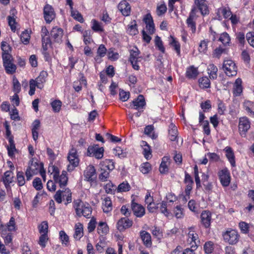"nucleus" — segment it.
<instances>
[{
  "label": "nucleus",
  "instance_id": "nucleus-21",
  "mask_svg": "<svg viewBox=\"0 0 254 254\" xmlns=\"http://www.w3.org/2000/svg\"><path fill=\"white\" fill-rule=\"evenodd\" d=\"M194 3L202 15L208 14V6L205 0H194Z\"/></svg>",
  "mask_w": 254,
  "mask_h": 254
},
{
  "label": "nucleus",
  "instance_id": "nucleus-3",
  "mask_svg": "<svg viewBox=\"0 0 254 254\" xmlns=\"http://www.w3.org/2000/svg\"><path fill=\"white\" fill-rule=\"evenodd\" d=\"M43 168L42 163L38 162L37 160L34 158H32L25 172L27 181L31 180L33 176L37 174Z\"/></svg>",
  "mask_w": 254,
  "mask_h": 254
},
{
  "label": "nucleus",
  "instance_id": "nucleus-48",
  "mask_svg": "<svg viewBox=\"0 0 254 254\" xmlns=\"http://www.w3.org/2000/svg\"><path fill=\"white\" fill-rule=\"evenodd\" d=\"M139 51L138 49L136 47H133L130 51V58L129 61H138L139 58Z\"/></svg>",
  "mask_w": 254,
  "mask_h": 254
},
{
  "label": "nucleus",
  "instance_id": "nucleus-12",
  "mask_svg": "<svg viewBox=\"0 0 254 254\" xmlns=\"http://www.w3.org/2000/svg\"><path fill=\"white\" fill-rule=\"evenodd\" d=\"M143 20L146 24V32H148L149 34L152 35L155 32V26L150 13L146 14L144 16Z\"/></svg>",
  "mask_w": 254,
  "mask_h": 254
},
{
  "label": "nucleus",
  "instance_id": "nucleus-34",
  "mask_svg": "<svg viewBox=\"0 0 254 254\" xmlns=\"http://www.w3.org/2000/svg\"><path fill=\"white\" fill-rule=\"evenodd\" d=\"M109 231V227L106 222H100L97 227V232L100 235H106Z\"/></svg>",
  "mask_w": 254,
  "mask_h": 254
},
{
  "label": "nucleus",
  "instance_id": "nucleus-59",
  "mask_svg": "<svg viewBox=\"0 0 254 254\" xmlns=\"http://www.w3.org/2000/svg\"><path fill=\"white\" fill-rule=\"evenodd\" d=\"M7 20L8 25L10 26L11 31L14 32H15L16 29V25L17 24L15 19L13 17L8 16L7 17Z\"/></svg>",
  "mask_w": 254,
  "mask_h": 254
},
{
  "label": "nucleus",
  "instance_id": "nucleus-20",
  "mask_svg": "<svg viewBox=\"0 0 254 254\" xmlns=\"http://www.w3.org/2000/svg\"><path fill=\"white\" fill-rule=\"evenodd\" d=\"M118 8L124 16H128L130 13V6L126 0L121 1L118 5Z\"/></svg>",
  "mask_w": 254,
  "mask_h": 254
},
{
  "label": "nucleus",
  "instance_id": "nucleus-63",
  "mask_svg": "<svg viewBox=\"0 0 254 254\" xmlns=\"http://www.w3.org/2000/svg\"><path fill=\"white\" fill-rule=\"evenodd\" d=\"M140 171L144 174H147L151 170V166L150 163L146 162L142 164L140 168Z\"/></svg>",
  "mask_w": 254,
  "mask_h": 254
},
{
  "label": "nucleus",
  "instance_id": "nucleus-52",
  "mask_svg": "<svg viewBox=\"0 0 254 254\" xmlns=\"http://www.w3.org/2000/svg\"><path fill=\"white\" fill-rule=\"evenodd\" d=\"M6 228L9 232H14L16 230V226L15 219L11 217L9 222L6 224Z\"/></svg>",
  "mask_w": 254,
  "mask_h": 254
},
{
  "label": "nucleus",
  "instance_id": "nucleus-42",
  "mask_svg": "<svg viewBox=\"0 0 254 254\" xmlns=\"http://www.w3.org/2000/svg\"><path fill=\"white\" fill-rule=\"evenodd\" d=\"M100 164L104 169H107L109 171H112L115 169V163L113 160L106 159L103 161Z\"/></svg>",
  "mask_w": 254,
  "mask_h": 254
},
{
  "label": "nucleus",
  "instance_id": "nucleus-28",
  "mask_svg": "<svg viewBox=\"0 0 254 254\" xmlns=\"http://www.w3.org/2000/svg\"><path fill=\"white\" fill-rule=\"evenodd\" d=\"M169 139L172 141H175L178 136V129L177 127L173 123H171L168 129Z\"/></svg>",
  "mask_w": 254,
  "mask_h": 254
},
{
  "label": "nucleus",
  "instance_id": "nucleus-37",
  "mask_svg": "<svg viewBox=\"0 0 254 254\" xmlns=\"http://www.w3.org/2000/svg\"><path fill=\"white\" fill-rule=\"evenodd\" d=\"M208 73L209 77L212 79H215L217 77L218 68L213 64H210L207 67Z\"/></svg>",
  "mask_w": 254,
  "mask_h": 254
},
{
  "label": "nucleus",
  "instance_id": "nucleus-2",
  "mask_svg": "<svg viewBox=\"0 0 254 254\" xmlns=\"http://www.w3.org/2000/svg\"><path fill=\"white\" fill-rule=\"evenodd\" d=\"M222 237L225 242L231 245H236L239 241L240 235L237 230L228 228L222 233Z\"/></svg>",
  "mask_w": 254,
  "mask_h": 254
},
{
  "label": "nucleus",
  "instance_id": "nucleus-60",
  "mask_svg": "<svg viewBox=\"0 0 254 254\" xmlns=\"http://www.w3.org/2000/svg\"><path fill=\"white\" fill-rule=\"evenodd\" d=\"M33 187L38 190H41L43 188L42 181L40 178L36 177L33 181Z\"/></svg>",
  "mask_w": 254,
  "mask_h": 254
},
{
  "label": "nucleus",
  "instance_id": "nucleus-53",
  "mask_svg": "<svg viewBox=\"0 0 254 254\" xmlns=\"http://www.w3.org/2000/svg\"><path fill=\"white\" fill-rule=\"evenodd\" d=\"M53 110L55 113L60 111L62 105V102L59 100H55L51 103Z\"/></svg>",
  "mask_w": 254,
  "mask_h": 254
},
{
  "label": "nucleus",
  "instance_id": "nucleus-61",
  "mask_svg": "<svg viewBox=\"0 0 254 254\" xmlns=\"http://www.w3.org/2000/svg\"><path fill=\"white\" fill-rule=\"evenodd\" d=\"M154 127L152 125L146 126L144 128V133L152 138H155L156 136L153 132Z\"/></svg>",
  "mask_w": 254,
  "mask_h": 254
},
{
  "label": "nucleus",
  "instance_id": "nucleus-4",
  "mask_svg": "<svg viewBox=\"0 0 254 254\" xmlns=\"http://www.w3.org/2000/svg\"><path fill=\"white\" fill-rule=\"evenodd\" d=\"M187 241V243L190 246L191 249L193 250L197 249L200 243V241L194 227L189 228Z\"/></svg>",
  "mask_w": 254,
  "mask_h": 254
},
{
  "label": "nucleus",
  "instance_id": "nucleus-49",
  "mask_svg": "<svg viewBox=\"0 0 254 254\" xmlns=\"http://www.w3.org/2000/svg\"><path fill=\"white\" fill-rule=\"evenodd\" d=\"M13 175V173L10 171H7L4 173L3 182L5 186L8 185L12 182Z\"/></svg>",
  "mask_w": 254,
  "mask_h": 254
},
{
  "label": "nucleus",
  "instance_id": "nucleus-7",
  "mask_svg": "<svg viewBox=\"0 0 254 254\" xmlns=\"http://www.w3.org/2000/svg\"><path fill=\"white\" fill-rule=\"evenodd\" d=\"M67 159L69 164L67 166V169L68 171L70 172L78 165L79 162L76 149L72 148L69 150Z\"/></svg>",
  "mask_w": 254,
  "mask_h": 254
},
{
  "label": "nucleus",
  "instance_id": "nucleus-47",
  "mask_svg": "<svg viewBox=\"0 0 254 254\" xmlns=\"http://www.w3.org/2000/svg\"><path fill=\"white\" fill-rule=\"evenodd\" d=\"M131 189L130 185L127 182H124L120 184L117 188V192H123L129 191Z\"/></svg>",
  "mask_w": 254,
  "mask_h": 254
},
{
  "label": "nucleus",
  "instance_id": "nucleus-18",
  "mask_svg": "<svg viewBox=\"0 0 254 254\" xmlns=\"http://www.w3.org/2000/svg\"><path fill=\"white\" fill-rule=\"evenodd\" d=\"M224 151L225 156L232 167L236 166V161L234 152L232 148L230 146H226Z\"/></svg>",
  "mask_w": 254,
  "mask_h": 254
},
{
  "label": "nucleus",
  "instance_id": "nucleus-32",
  "mask_svg": "<svg viewBox=\"0 0 254 254\" xmlns=\"http://www.w3.org/2000/svg\"><path fill=\"white\" fill-rule=\"evenodd\" d=\"M75 233L74 234V238L76 240H80L83 236V226L81 223H77L75 224Z\"/></svg>",
  "mask_w": 254,
  "mask_h": 254
},
{
  "label": "nucleus",
  "instance_id": "nucleus-45",
  "mask_svg": "<svg viewBox=\"0 0 254 254\" xmlns=\"http://www.w3.org/2000/svg\"><path fill=\"white\" fill-rule=\"evenodd\" d=\"M3 66L7 74H13L16 71V66L12 62L3 64Z\"/></svg>",
  "mask_w": 254,
  "mask_h": 254
},
{
  "label": "nucleus",
  "instance_id": "nucleus-33",
  "mask_svg": "<svg viewBox=\"0 0 254 254\" xmlns=\"http://www.w3.org/2000/svg\"><path fill=\"white\" fill-rule=\"evenodd\" d=\"M127 32L132 36L135 35L138 33L137 24L135 20H132L127 25Z\"/></svg>",
  "mask_w": 254,
  "mask_h": 254
},
{
  "label": "nucleus",
  "instance_id": "nucleus-46",
  "mask_svg": "<svg viewBox=\"0 0 254 254\" xmlns=\"http://www.w3.org/2000/svg\"><path fill=\"white\" fill-rule=\"evenodd\" d=\"M199 85L201 88H208L210 87V82L207 76H203L198 80Z\"/></svg>",
  "mask_w": 254,
  "mask_h": 254
},
{
  "label": "nucleus",
  "instance_id": "nucleus-16",
  "mask_svg": "<svg viewBox=\"0 0 254 254\" xmlns=\"http://www.w3.org/2000/svg\"><path fill=\"white\" fill-rule=\"evenodd\" d=\"M217 16L219 20L223 18L227 19L231 15L232 12L228 6H222L217 9Z\"/></svg>",
  "mask_w": 254,
  "mask_h": 254
},
{
  "label": "nucleus",
  "instance_id": "nucleus-26",
  "mask_svg": "<svg viewBox=\"0 0 254 254\" xmlns=\"http://www.w3.org/2000/svg\"><path fill=\"white\" fill-rule=\"evenodd\" d=\"M102 208L103 212L106 213L110 212L112 210V202L110 197L106 196L103 199Z\"/></svg>",
  "mask_w": 254,
  "mask_h": 254
},
{
  "label": "nucleus",
  "instance_id": "nucleus-38",
  "mask_svg": "<svg viewBox=\"0 0 254 254\" xmlns=\"http://www.w3.org/2000/svg\"><path fill=\"white\" fill-rule=\"evenodd\" d=\"M49 32L45 26L42 27L41 35L42 44H51V39L49 36Z\"/></svg>",
  "mask_w": 254,
  "mask_h": 254
},
{
  "label": "nucleus",
  "instance_id": "nucleus-24",
  "mask_svg": "<svg viewBox=\"0 0 254 254\" xmlns=\"http://www.w3.org/2000/svg\"><path fill=\"white\" fill-rule=\"evenodd\" d=\"M131 207L134 215L136 217H142L145 214V208L141 205L136 203H132Z\"/></svg>",
  "mask_w": 254,
  "mask_h": 254
},
{
  "label": "nucleus",
  "instance_id": "nucleus-35",
  "mask_svg": "<svg viewBox=\"0 0 254 254\" xmlns=\"http://www.w3.org/2000/svg\"><path fill=\"white\" fill-rule=\"evenodd\" d=\"M198 74L197 68L194 66L188 67L186 71V76L190 79L195 78Z\"/></svg>",
  "mask_w": 254,
  "mask_h": 254
},
{
  "label": "nucleus",
  "instance_id": "nucleus-13",
  "mask_svg": "<svg viewBox=\"0 0 254 254\" xmlns=\"http://www.w3.org/2000/svg\"><path fill=\"white\" fill-rule=\"evenodd\" d=\"M196 17L194 10L192 9L186 20V23L188 27L191 30L192 33H194L196 31Z\"/></svg>",
  "mask_w": 254,
  "mask_h": 254
},
{
  "label": "nucleus",
  "instance_id": "nucleus-39",
  "mask_svg": "<svg viewBox=\"0 0 254 254\" xmlns=\"http://www.w3.org/2000/svg\"><path fill=\"white\" fill-rule=\"evenodd\" d=\"M169 44L174 48V50L176 51L178 56L180 55L181 49L180 44L176 39L172 36L169 37Z\"/></svg>",
  "mask_w": 254,
  "mask_h": 254
},
{
  "label": "nucleus",
  "instance_id": "nucleus-51",
  "mask_svg": "<svg viewBox=\"0 0 254 254\" xmlns=\"http://www.w3.org/2000/svg\"><path fill=\"white\" fill-rule=\"evenodd\" d=\"M218 40L224 45L226 46L230 43L231 39L227 33L224 32L219 36Z\"/></svg>",
  "mask_w": 254,
  "mask_h": 254
},
{
  "label": "nucleus",
  "instance_id": "nucleus-31",
  "mask_svg": "<svg viewBox=\"0 0 254 254\" xmlns=\"http://www.w3.org/2000/svg\"><path fill=\"white\" fill-rule=\"evenodd\" d=\"M242 81L240 78H237L234 84L233 93L235 96H240L243 91Z\"/></svg>",
  "mask_w": 254,
  "mask_h": 254
},
{
  "label": "nucleus",
  "instance_id": "nucleus-50",
  "mask_svg": "<svg viewBox=\"0 0 254 254\" xmlns=\"http://www.w3.org/2000/svg\"><path fill=\"white\" fill-rule=\"evenodd\" d=\"M104 189L107 193L115 194L117 191L116 186L111 182H109L105 186Z\"/></svg>",
  "mask_w": 254,
  "mask_h": 254
},
{
  "label": "nucleus",
  "instance_id": "nucleus-10",
  "mask_svg": "<svg viewBox=\"0 0 254 254\" xmlns=\"http://www.w3.org/2000/svg\"><path fill=\"white\" fill-rule=\"evenodd\" d=\"M104 152L103 147H100L98 145H93L88 147L86 154L88 156H94L100 159L103 157Z\"/></svg>",
  "mask_w": 254,
  "mask_h": 254
},
{
  "label": "nucleus",
  "instance_id": "nucleus-55",
  "mask_svg": "<svg viewBox=\"0 0 254 254\" xmlns=\"http://www.w3.org/2000/svg\"><path fill=\"white\" fill-rule=\"evenodd\" d=\"M39 232L41 234H48V224L47 221H43L38 226Z\"/></svg>",
  "mask_w": 254,
  "mask_h": 254
},
{
  "label": "nucleus",
  "instance_id": "nucleus-5",
  "mask_svg": "<svg viewBox=\"0 0 254 254\" xmlns=\"http://www.w3.org/2000/svg\"><path fill=\"white\" fill-rule=\"evenodd\" d=\"M52 170V174L53 175L54 181L59 184L61 188L65 187L67 182L68 178L66 171H63L62 174L59 176V170L58 168L54 166L51 167Z\"/></svg>",
  "mask_w": 254,
  "mask_h": 254
},
{
  "label": "nucleus",
  "instance_id": "nucleus-23",
  "mask_svg": "<svg viewBox=\"0 0 254 254\" xmlns=\"http://www.w3.org/2000/svg\"><path fill=\"white\" fill-rule=\"evenodd\" d=\"M211 214L208 211H203L201 214V221L205 228H208L211 224Z\"/></svg>",
  "mask_w": 254,
  "mask_h": 254
},
{
  "label": "nucleus",
  "instance_id": "nucleus-43",
  "mask_svg": "<svg viewBox=\"0 0 254 254\" xmlns=\"http://www.w3.org/2000/svg\"><path fill=\"white\" fill-rule=\"evenodd\" d=\"M106 53L107 49L105 46L103 44L100 45L97 51V56L95 58V61L98 62L100 58L104 57L106 55Z\"/></svg>",
  "mask_w": 254,
  "mask_h": 254
},
{
  "label": "nucleus",
  "instance_id": "nucleus-25",
  "mask_svg": "<svg viewBox=\"0 0 254 254\" xmlns=\"http://www.w3.org/2000/svg\"><path fill=\"white\" fill-rule=\"evenodd\" d=\"M48 76V73L46 71H42L39 75L34 79L38 84L37 88L42 89L44 87V84L46 81V78Z\"/></svg>",
  "mask_w": 254,
  "mask_h": 254
},
{
  "label": "nucleus",
  "instance_id": "nucleus-36",
  "mask_svg": "<svg viewBox=\"0 0 254 254\" xmlns=\"http://www.w3.org/2000/svg\"><path fill=\"white\" fill-rule=\"evenodd\" d=\"M244 107L249 116L254 117V103L250 101H246L244 103Z\"/></svg>",
  "mask_w": 254,
  "mask_h": 254
},
{
  "label": "nucleus",
  "instance_id": "nucleus-57",
  "mask_svg": "<svg viewBox=\"0 0 254 254\" xmlns=\"http://www.w3.org/2000/svg\"><path fill=\"white\" fill-rule=\"evenodd\" d=\"M155 44L156 47L160 50L161 52H165V48L163 46V42L158 36H156L155 39Z\"/></svg>",
  "mask_w": 254,
  "mask_h": 254
},
{
  "label": "nucleus",
  "instance_id": "nucleus-27",
  "mask_svg": "<svg viewBox=\"0 0 254 254\" xmlns=\"http://www.w3.org/2000/svg\"><path fill=\"white\" fill-rule=\"evenodd\" d=\"M140 238L147 247H150L152 245L151 237L150 234L145 231H141L140 232Z\"/></svg>",
  "mask_w": 254,
  "mask_h": 254
},
{
  "label": "nucleus",
  "instance_id": "nucleus-29",
  "mask_svg": "<svg viewBox=\"0 0 254 254\" xmlns=\"http://www.w3.org/2000/svg\"><path fill=\"white\" fill-rule=\"evenodd\" d=\"M91 28L95 32L100 33L104 31L102 23L95 19H93L91 21Z\"/></svg>",
  "mask_w": 254,
  "mask_h": 254
},
{
  "label": "nucleus",
  "instance_id": "nucleus-1",
  "mask_svg": "<svg viewBox=\"0 0 254 254\" xmlns=\"http://www.w3.org/2000/svg\"><path fill=\"white\" fill-rule=\"evenodd\" d=\"M73 207L78 217L83 216L88 218L91 217L92 208L89 203L77 199L73 201Z\"/></svg>",
  "mask_w": 254,
  "mask_h": 254
},
{
  "label": "nucleus",
  "instance_id": "nucleus-9",
  "mask_svg": "<svg viewBox=\"0 0 254 254\" xmlns=\"http://www.w3.org/2000/svg\"><path fill=\"white\" fill-rule=\"evenodd\" d=\"M218 176L222 186L227 187L229 186L231 182L230 173L227 168H225L218 172Z\"/></svg>",
  "mask_w": 254,
  "mask_h": 254
},
{
  "label": "nucleus",
  "instance_id": "nucleus-19",
  "mask_svg": "<svg viewBox=\"0 0 254 254\" xmlns=\"http://www.w3.org/2000/svg\"><path fill=\"white\" fill-rule=\"evenodd\" d=\"M132 103L133 108L138 111L140 109H143L146 105L144 97L142 95H139Z\"/></svg>",
  "mask_w": 254,
  "mask_h": 254
},
{
  "label": "nucleus",
  "instance_id": "nucleus-56",
  "mask_svg": "<svg viewBox=\"0 0 254 254\" xmlns=\"http://www.w3.org/2000/svg\"><path fill=\"white\" fill-rule=\"evenodd\" d=\"M49 238L48 234H41L38 242L39 245L43 248H44L48 241Z\"/></svg>",
  "mask_w": 254,
  "mask_h": 254
},
{
  "label": "nucleus",
  "instance_id": "nucleus-41",
  "mask_svg": "<svg viewBox=\"0 0 254 254\" xmlns=\"http://www.w3.org/2000/svg\"><path fill=\"white\" fill-rule=\"evenodd\" d=\"M142 146L143 148V154L146 159L151 158V150L150 147L145 141H142Z\"/></svg>",
  "mask_w": 254,
  "mask_h": 254
},
{
  "label": "nucleus",
  "instance_id": "nucleus-62",
  "mask_svg": "<svg viewBox=\"0 0 254 254\" xmlns=\"http://www.w3.org/2000/svg\"><path fill=\"white\" fill-rule=\"evenodd\" d=\"M17 180L18 186H22L25 184V180L23 172H18L17 173Z\"/></svg>",
  "mask_w": 254,
  "mask_h": 254
},
{
  "label": "nucleus",
  "instance_id": "nucleus-54",
  "mask_svg": "<svg viewBox=\"0 0 254 254\" xmlns=\"http://www.w3.org/2000/svg\"><path fill=\"white\" fill-rule=\"evenodd\" d=\"M51 44H42V54L44 55L45 60L47 62L51 61V58L50 54L47 52V50Z\"/></svg>",
  "mask_w": 254,
  "mask_h": 254
},
{
  "label": "nucleus",
  "instance_id": "nucleus-64",
  "mask_svg": "<svg viewBox=\"0 0 254 254\" xmlns=\"http://www.w3.org/2000/svg\"><path fill=\"white\" fill-rule=\"evenodd\" d=\"M246 38L250 45L254 48V32H250L247 34Z\"/></svg>",
  "mask_w": 254,
  "mask_h": 254
},
{
  "label": "nucleus",
  "instance_id": "nucleus-44",
  "mask_svg": "<svg viewBox=\"0 0 254 254\" xmlns=\"http://www.w3.org/2000/svg\"><path fill=\"white\" fill-rule=\"evenodd\" d=\"M82 36L83 37V42L86 45L90 44L93 42L92 39V33L90 30L82 31Z\"/></svg>",
  "mask_w": 254,
  "mask_h": 254
},
{
  "label": "nucleus",
  "instance_id": "nucleus-15",
  "mask_svg": "<svg viewBox=\"0 0 254 254\" xmlns=\"http://www.w3.org/2000/svg\"><path fill=\"white\" fill-rule=\"evenodd\" d=\"M132 220L127 218H121L117 222V228L120 231H123L130 227L132 225Z\"/></svg>",
  "mask_w": 254,
  "mask_h": 254
},
{
  "label": "nucleus",
  "instance_id": "nucleus-11",
  "mask_svg": "<svg viewBox=\"0 0 254 254\" xmlns=\"http://www.w3.org/2000/svg\"><path fill=\"white\" fill-rule=\"evenodd\" d=\"M44 18L47 23H50L55 18L56 13L53 7L46 4L44 7Z\"/></svg>",
  "mask_w": 254,
  "mask_h": 254
},
{
  "label": "nucleus",
  "instance_id": "nucleus-14",
  "mask_svg": "<svg viewBox=\"0 0 254 254\" xmlns=\"http://www.w3.org/2000/svg\"><path fill=\"white\" fill-rule=\"evenodd\" d=\"M63 34L64 31L63 29L58 26L54 27L50 32L51 37L55 42L57 43L62 42Z\"/></svg>",
  "mask_w": 254,
  "mask_h": 254
},
{
  "label": "nucleus",
  "instance_id": "nucleus-40",
  "mask_svg": "<svg viewBox=\"0 0 254 254\" xmlns=\"http://www.w3.org/2000/svg\"><path fill=\"white\" fill-rule=\"evenodd\" d=\"M73 5H71V6H69L71 16L76 20L79 21L80 23H83L84 22L83 18L79 12L76 10H74L73 7Z\"/></svg>",
  "mask_w": 254,
  "mask_h": 254
},
{
  "label": "nucleus",
  "instance_id": "nucleus-22",
  "mask_svg": "<svg viewBox=\"0 0 254 254\" xmlns=\"http://www.w3.org/2000/svg\"><path fill=\"white\" fill-rule=\"evenodd\" d=\"M170 161L169 156H165L162 158V161L159 167V171L161 174H165L168 172Z\"/></svg>",
  "mask_w": 254,
  "mask_h": 254
},
{
  "label": "nucleus",
  "instance_id": "nucleus-8",
  "mask_svg": "<svg viewBox=\"0 0 254 254\" xmlns=\"http://www.w3.org/2000/svg\"><path fill=\"white\" fill-rule=\"evenodd\" d=\"M250 127L251 122L247 117H243L239 118L238 129L241 136L245 137Z\"/></svg>",
  "mask_w": 254,
  "mask_h": 254
},
{
  "label": "nucleus",
  "instance_id": "nucleus-17",
  "mask_svg": "<svg viewBox=\"0 0 254 254\" xmlns=\"http://www.w3.org/2000/svg\"><path fill=\"white\" fill-rule=\"evenodd\" d=\"M85 180L92 181L96 178V170L92 165H89L86 168L84 172Z\"/></svg>",
  "mask_w": 254,
  "mask_h": 254
},
{
  "label": "nucleus",
  "instance_id": "nucleus-30",
  "mask_svg": "<svg viewBox=\"0 0 254 254\" xmlns=\"http://www.w3.org/2000/svg\"><path fill=\"white\" fill-rule=\"evenodd\" d=\"M239 227L241 233L244 234H248L250 229H254V226L253 224L247 223L244 221H241L239 222Z\"/></svg>",
  "mask_w": 254,
  "mask_h": 254
},
{
  "label": "nucleus",
  "instance_id": "nucleus-58",
  "mask_svg": "<svg viewBox=\"0 0 254 254\" xmlns=\"http://www.w3.org/2000/svg\"><path fill=\"white\" fill-rule=\"evenodd\" d=\"M59 236L62 244L66 246L69 241V237L67 235L64 231H61L59 233Z\"/></svg>",
  "mask_w": 254,
  "mask_h": 254
},
{
  "label": "nucleus",
  "instance_id": "nucleus-6",
  "mask_svg": "<svg viewBox=\"0 0 254 254\" xmlns=\"http://www.w3.org/2000/svg\"><path fill=\"white\" fill-rule=\"evenodd\" d=\"M222 69L226 75L234 76L237 73V66L235 63L231 60H224L222 65Z\"/></svg>",
  "mask_w": 254,
  "mask_h": 254
}]
</instances>
